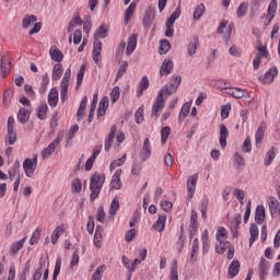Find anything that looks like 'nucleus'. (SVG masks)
Masks as SVG:
<instances>
[{"mask_svg":"<svg viewBox=\"0 0 280 280\" xmlns=\"http://www.w3.org/2000/svg\"><path fill=\"white\" fill-rule=\"evenodd\" d=\"M180 82H183V78L180 75H173L171 78L170 84H166L163 89L159 91L156 101L152 107V115H154L155 117H160L161 113H163V108H165V97L174 95V93L178 91Z\"/></svg>","mask_w":280,"mask_h":280,"instance_id":"1","label":"nucleus"},{"mask_svg":"<svg viewBox=\"0 0 280 280\" xmlns=\"http://www.w3.org/2000/svg\"><path fill=\"white\" fill-rule=\"evenodd\" d=\"M106 182V175L94 173L90 178V199L91 201L97 200V196H100V191H102V187H104V183Z\"/></svg>","mask_w":280,"mask_h":280,"instance_id":"2","label":"nucleus"},{"mask_svg":"<svg viewBox=\"0 0 280 280\" xmlns=\"http://www.w3.org/2000/svg\"><path fill=\"white\" fill-rule=\"evenodd\" d=\"M37 165H38V155L37 154L33 155V159L27 158L24 160L22 167L25 172V175L28 178H32V176H34V172H36Z\"/></svg>","mask_w":280,"mask_h":280,"instance_id":"3","label":"nucleus"},{"mask_svg":"<svg viewBox=\"0 0 280 280\" xmlns=\"http://www.w3.org/2000/svg\"><path fill=\"white\" fill-rule=\"evenodd\" d=\"M71 81V70L68 68L60 82V97L61 102H67V95L69 93V82Z\"/></svg>","mask_w":280,"mask_h":280,"instance_id":"4","label":"nucleus"},{"mask_svg":"<svg viewBox=\"0 0 280 280\" xmlns=\"http://www.w3.org/2000/svg\"><path fill=\"white\" fill-rule=\"evenodd\" d=\"M60 141H62V135H59L54 142L42 151L43 159H49V156L56 152V148L60 145Z\"/></svg>","mask_w":280,"mask_h":280,"instance_id":"5","label":"nucleus"},{"mask_svg":"<svg viewBox=\"0 0 280 280\" xmlns=\"http://www.w3.org/2000/svg\"><path fill=\"white\" fill-rule=\"evenodd\" d=\"M7 132L9 145L16 143V132H14V117H9L7 122Z\"/></svg>","mask_w":280,"mask_h":280,"instance_id":"6","label":"nucleus"},{"mask_svg":"<svg viewBox=\"0 0 280 280\" xmlns=\"http://www.w3.org/2000/svg\"><path fill=\"white\" fill-rule=\"evenodd\" d=\"M92 58L98 67L102 65V42L94 39Z\"/></svg>","mask_w":280,"mask_h":280,"instance_id":"7","label":"nucleus"},{"mask_svg":"<svg viewBox=\"0 0 280 280\" xmlns=\"http://www.w3.org/2000/svg\"><path fill=\"white\" fill-rule=\"evenodd\" d=\"M277 75H279V70L277 67H272L265 73L264 77H259V80L262 82V84H271Z\"/></svg>","mask_w":280,"mask_h":280,"instance_id":"8","label":"nucleus"},{"mask_svg":"<svg viewBox=\"0 0 280 280\" xmlns=\"http://www.w3.org/2000/svg\"><path fill=\"white\" fill-rule=\"evenodd\" d=\"M196 231H198V212H196V210H191L189 224L190 238L194 237V235H196Z\"/></svg>","mask_w":280,"mask_h":280,"instance_id":"9","label":"nucleus"},{"mask_svg":"<svg viewBox=\"0 0 280 280\" xmlns=\"http://www.w3.org/2000/svg\"><path fill=\"white\" fill-rule=\"evenodd\" d=\"M198 184V174L190 176L187 180L188 198H194L196 194V185Z\"/></svg>","mask_w":280,"mask_h":280,"instance_id":"10","label":"nucleus"},{"mask_svg":"<svg viewBox=\"0 0 280 280\" xmlns=\"http://www.w3.org/2000/svg\"><path fill=\"white\" fill-rule=\"evenodd\" d=\"M174 71V61L164 59L160 68V75H170Z\"/></svg>","mask_w":280,"mask_h":280,"instance_id":"11","label":"nucleus"},{"mask_svg":"<svg viewBox=\"0 0 280 280\" xmlns=\"http://www.w3.org/2000/svg\"><path fill=\"white\" fill-rule=\"evenodd\" d=\"M0 69L2 78H8V73L12 71V62L8 60V57H5V55H3L1 58Z\"/></svg>","mask_w":280,"mask_h":280,"instance_id":"12","label":"nucleus"},{"mask_svg":"<svg viewBox=\"0 0 280 280\" xmlns=\"http://www.w3.org/2000/svg\"><path fill=\"white\" fill-rule=\"evenodd\" d=\"M268 206H269V211H270L272 218H276V215H279V213H280L279 200H277L273 197H270Z\"/></svg>","mask_w":280,"mask_h":280,"instance_id":"13","label":"nucleus"},{"mask_svg":"<svg viewBox=\"0 0 280 280\" xmlns=\"http://www.w3.org/2000/svg\"><path fill=\"white\" fill-rule=\"evenodd\" d=\"M115 135H117V126L113 125L110 127V131L105 140V152H108L110 148H113V140L115 139Z\"/></svg>","mask_w":280,"mask_h":280,"instance_id":"14","label":"nucleus"},{"mask_svg":"<svg viewBox=\"0 0 280 280\" xmlns=\"http://www.w3.org/2000/svg\"><path fill=\"white\" fill-rule=\"evenodd\" d=\"M30 115H32V110L30 108H20L18 112V121H20V124H27L30 121Z\"/></svg>","mask_w":280,"mask_h":280,"instance_id":"15","label":"nucleus"},{"mask_svg":"<svg viewBox=\"0 0 280 280\" xmlns=\"http://www.w3.org/2000/svg\"><path fill=\"white\" fill-rule=\"evenodd\" d=\"M226 139H229V129L224 126V124H222L220 125V138H219V142L222 150L226 148Z\"/></svg>","mask_w":280,"mask_h":280,"instance_id":"16","label":"nucleus"},{"mask_svg":"<svg viewBox=\"0 0 280 280\" xmlns=\"http://www.w3.org/2000/svg\"><path fill=\"white\" fill-rule=\"evenodd\" d=\"M269 266H270V262L266 258L260 259V262L258 265L260 279L266 280V277H268Z\"/></svg>","mask_w":280,"mask_h":280,"instance_id":"17","label":"nucleus"},{"mask_svg":"<svg viewBox=\"0 0 280 280\" xmlns=\"http://www.w3.org/2000/svg\"><path fill=\"white\" fill-rule=\"evenodd\" d=\"M138 34H132L129 37L128 44H127V49H126V54L127 56H131V54L135 51V49H137V38H138Z\"/></svg>","mask_w":280,"mask_h":280,"instance_id":"18","label":"nucleus"},{"mask_svg":"<svg viewBox=\"0 0 280 280\" xmlns=\"http://www.w3.org/2000/svg\"><path fill=\"white\" fill-rule=\"evenodd\" d=\"M112 189H121V168L117 170L112 177Z\"/></svg>","mask_w":280,"mask_h":280,"instance_id":"19","label":"nucleus"},{"mask_svg":"<svg viewBox=\"0 0 280 280\" xmlns=\"http://www.w3.org/2000/svg\"><path fill=\"white\" fill-rule=\"evenodd\" d=\"M106 110H108V96L102 97L97 108V117H104Z\"/></svg>","mask_w":280,"mask_h":280,"instance_id":"20","label":"nucleus"},{"mask_svg":"<svg viewBox=\"0 0 280 280\" xmlns=\"http://www.w3.org/2000/svg\"><path fill=\"white\" fill-rule=\"evenodd\" d=\"M275 14H277V0H271L268 7L267 13V24L270 25L272 19H275Z\"/></svg>","mask_w":280,"mask_h":280,"instance_id":"21","label":"nucleus"},{"mask_svg":"<svg viewBox=\"0 0 280 280\" xmlns=\"http://www.w3.org/2000/svg\"><path fill=\"white\" fill-rule=\"evenodd\" d=\"M238 273H240V260H234L231 262L228 269L229 279H233V277H237Z\"/></svg>","mask_w":280,"mask_h":280,"instance_id":"22","label":"nucleus"},{"mask_svg":"<svg viewBox=\"0 0 280 280\" xmlns=\"http://www.w3.org/2000/svg\"><path fill=\"white\" fill-rule=\"evenodd\" d=\"M198 45H200V39H198V37H194L187 46L188 56L191 57L196 51H198Z\"/></svg>","mask_w":280,"mask_h":280,"instance_id":"23","label":"nucleus"},{"mask_svg":"<svg viewBox=\"0 0 280 280\" xmlns=\"http://www.w3.org/2000/svg\"><path fill=\"white\" fill-rule=\"evenodd\" d=\"M48 104L52 108L58 106V90H56V88H52L48 94Z\"/></svg>","mask_w":280,"mask_h":280,"instance_id":"24","label":"nucleus"},{"mask_svg":"<svg viewBox=\"0 0 280 280\" xmlns=\"http://www.w3.org/2000/svg\"><path fill=\"white\" fill-rule=\"evenodd\" d=\"M255 220L258 222V224H262L264 220H266V208H264V206H257Z\"/></svg>","mask_w":280,"mask_h":280,"instance_id":"25","label":"nucleus"},{"mask_svg":"<svg viewBox=\"0 0 280 280\" xmlns=\"http://www.w3.org/2000/svg\"><path fill=\"white\" fill-rule=\"evenodd\" d=\"M249 246H253V244H255V242L259 237V228H257L255 223H253L249 228Z\"/></svg>","mask_w":280,"mask_h":280,"instance_id":"26","label":"nucleus"},{"mask_svg":"<svg viewBox=\"0 0 280 280\" xmlns=\"http://www.w3.org/2000/svg\"><path fill=\"white\" fill-rule=\"evenodd\" d=\"M51 60L55 62H62V59L65 58V55H62V51L56 47H51L49 50Z\"/></svg>","mask_w":280,"mask_h":280,"instance_id":"27","label":"nucleus"},{"mask_svg":"<svg viewBox=\"0 0 280 280\" xmlns=\"http://www.w3.org/2000/svg\"><path fill=\"white\" fill-rule=\"evenodd\" d=\"M242 224V214L236 213L231 221L232 231L234 232V237H237V229Z\"/></svg>","mask_w":280,"mask_h":280,"instance_id":"28","label":"nucleus"},{"mask_svg":"<svg viewBox=\"0 0 280 280\" xmlns=\"http://www.w3.org/2000/svg\"><path fill=\"white\" fill-rule=\"evenodd\" d=\"M264 132H266V122L262 121L259 124V127L256 131V136H255L256 145H259V143L264 141Z\"/></svg>","mask_w":280,"mask_h":280,"instance_id":"29","label":"nucleus"},{"mask_svg":"<svg viewBox=\"0 0 280 280\" xmlns=\"http://www.w3.org/2000/svg\"><path fill=\"white\" fill-rule=\"evenodd\" d=\"M166 220H167V217L165 214L160 215L158 221L153 224V229H155V231H159V233L163 232L165 230Z\"/></svg>","mask_w":280,"mask_h":280,"instance_id":"30","label":"nucleus"},{"mask_svg":"<svg viewBox=\"0 0 280 280\" xmlns=\"http://www.w3.org/2000/svg\"><path fill=\"white\" fill-rule=\"evenodd\" d=\"M62 233H65V225H58L51 234V244H58V240Z\"/></svg>","mask_w":280,"mask_h":280,"instance_id":"31","label":"nucleus"},{"mask_svg":"<svg viewBox=\"0 0 280 280\" xmlns=\"http://www.w3.org/2000/svg\"><path fill=\"white\" fill-rule=\"evenodd\" d=\"M106 36H108V28L106 27V25L102 24L94 33V40H100V38H106Z\"/></svg>","mask_w":280,"mask_h":280,"instance_id":"32","label":"nucleus"},{"mask_svg":"<svg viewBox=\"0 0 280 280\" xmlns=\"http://www.w3.org/2000/svg\"><path fill=\"white\" fill-rule=\"evenodd\" d=\"M142 152L144 159H150V156H152V144H150V138L144 139Z\"/></svg>","mask_w":280,"mask_h":280,"instance_id":"33","label":"nucleus"},{"mask_svg":"<svg viewBox=\"0 0 280 280\" xmlns=\"http://www.w3.org/2000/svg\"><path fill=\"white\" fill-rule=\"evenodd\" d=\"M149 88H150V80L148 79V77H142L140 81V85L138 88V97H141V95H143V91H147V89Z\"/></svg>","mask_w":280,"mask_h":280,"instance_id":"34","label":"nucleus"},{"mask_svg":"<svg viewBox=\"0 0 280 280\" xmlns=\"http://www.w3.org/2000/svg\"><path fill=\"white\" fill-rule=\"evenodd\" d=\"M154 21V10L153 9H149L145 13V16L143 18V25L144 27H150V25H152V22Z\"/></svg>","mask_w":280,"mask_h":280,"instance_id":"35","label":"nucleus"},{"mask_svg":"<svg viewBox=\"0 0 280 280\" xmlns=\"http://www.w3.org/2000/svg\"><path fill=\"white\" fill-rule=\"evenodd\" d=\"M62 63H56L52 69V80L58 81L62 78Z\"/></svg>","mask_w":280,"mask_h":280,"instance_id":"36","label":"nucleus"},{"mask_svg":"<svg viewBox=\"0 0 280 280\" xmlns=\"http://www.w3.org/2000/svg\"><path fill=\"white\" fill-rule=\"evenodd\" d=\"M232 97H235L236 100H242V97L248 98L250 97V95L248 94V91L235 88L232 92Z\"/></svg>","mask_w":280,"mask_h":280,"instance_id":"37","label":"nucleus"},{"mask_svg":"<svg viewBox=\"0 0 280 280\" xmlns=\"http://www.w3.org/2000/svg\"><path fill=\"white\" fill-rule=\"evenodd\" d=\"M25 240H27V237H24L18 242H15L11 248H10V253L11 255H16V253H19L21 250V248H23V244H25Z\"/></svg>","mask_w":280,"mask_h":280,"instance_id":"38","label":"nucleus"},{"mask_svg":"<svg viewBox=\"0 0 280 280\" xmlns=\"http://www.w3.org/2000/svg\"><path fill=\"white\" fill-rule=\"evenodd\" d=\"M228 248H231V243L226 241H221L219 242V245L215 246V250L219 255H224Z\"/></svg>","mask_w":280,"mask_h":280,"instance_id":"39","label":"nucleus"},{"mask_svg":"<svg viewBox=\"0 0 280 280\" xmlns=\"http://www.w3.org/2000/svg\"><path fill=\"white\" fill-rule=\"evenodd\" d=\"M135 10H137V3L131 2L125 12V21L128 23L130 19H132V14H135Z\"/></svg>","mask_w":280,"mask_h":280,"instance_id":"40","label":"nucleus"},{"mask_svg":"<svg viewBox=\"0 0 280 280\" xmlns=\"http://www.w3.org/2000/svg\"><path fill=\"white\" fill-rule=\"evenodd\" d=\"M275 156H277V152H275V147H271L270 150L267 152L266 159H265V165L268 167V165H272V161H275Z\"/></svg>","mask_w":280,"mask_h":280,"instance_id":"41","label":"nucleus"},{"mask_svg":"<svg viewBox=\"0 0 280 280\" xmlns=\"http://www.w3.org/2000/svg\"><path fill=\"white\" fill-rule=\"evenodd\" d=\"M94 246L102 248V228L97 226L94 234Z\"/></svg>","mask_w":280,"mask_h":280,"instance_id":"42","label":"nucleus"},{"mask_svg":"<svg viewBox=\"0 0 280 280\" xmlns=\"http://www.w3.org/2000/svg\"><path fill=\"white\" fill-rule=\"evenodd\" d=\"M37 20L36 15H25L22 21L24 30H27V27H30L32 23H36Z\"/></svg>","mask_w":280,"mask_h":280,"instance_id":"43","label":"nucleus"},{"mask_svg":"<svg viewBox=\"0 0 280 280\" xmlns=\"http://www.w3.org/2000/svg\"><path fill=\"white\" fill-rule=\"evenodd\" d=\"M168 49H172V45L170 44V40L167 39H162L160 42V49H159V54L161 56L165 55V52L168 50Z\"/></svg>","mask_w":280,"mask_h":280,"instance_id":"44","label":"nucleus"},{"mask_svg":"<svg viewBox=\"0 0 280 280\" xmlns=\"http://www.w3.org/2000/svg\"><path fill=\"white\" fill-rule=\"evenodd\" d=\"M47 86H49V74L45 73L42 75V84L39 88V93L43 94L47 91Z\"/></svg>","mask_w":280,"mask_h":280,"instance_id":"45","label":"nucleus"},{"mask_svg":"<svg viewBox=\"0 0 280 280\" xmlns=\"http://www.w3.org/2000/svg\"><path fill=\"white\" fill-rule=\"evenodd\" d=\"M189 110H191V104L185 103L179 113V121H183L189 115Z\"/></svg>","mask_w":280,"mask_h":280,"instance_id":"46","label":"nucleus"},{"mask_svg":"<svg viewBox=\"0 0 280 280\" xmlns=\"http://www.w3.org/2000/svg\"><path fill=\"white\" fill-rule=\"evenodd\" d=\"M246 12H248V3L242 2L236 10V14L238 19L246 16Z\"/></svg>","mask_w":280,"mask_h":280,"instance_id":"47","label":"nucleus"},{"mask_svg":"<svg viewBox=\"0 0 280 280\" xmlns=\"http://www.w3.org/2000/svg\"><path fill=\"white\" fill-rule=\"evenodd\" d=\"M44 268H45V260H39L38 269L33 275V280H40L43 278Z\"/></svg>","mask_w":280,"mask_h":280,"instance_id":"48","label":"nucleus"},{"mask_svg":"<svg viewBox=\"0 0 280 280\" xmlns=\"http://www.w3.org/2000/svg\"><path fill=\"white\" fill-rule=\"evenodd\" d=\"M86 71V66L85 65H82L80 70H79V73L77 75V88L81 86L82 85V82L84 80V73Z\"/></svg>","mask_w":280,"mask_h":280,"instance_id":"49","label":"nucleus"},{"mask_svg":"<svg viewBox=\"0 0 280 280\" xmlns=\"http://www.w3.org/2000/svg\"><path fill=\"white\" fill-rule=\"evenodd\" d=\"M37 117H38V119H40L42 121H43L44 119H47V105H46V103L42 104V105L38 107Z\"/></svg>","mask_w":280,"mask_h":280,"instance_id":"50","label":"nucleus"},{"mask_svg":"<svg viewBox=\"0 0 280 280\" xmlns=\"http://www.w3.org/2000/svg\"><path fill=\"white\" fill-rule=\"evenodd\" d=\"M119 211V199L115 197L109 207V215H115Z\"/></svg>","mask_w":280,"mask_h":280,"instance_id":"51","label":"nucleus"},{"mask_svg":"<svg viewBox=\"0 0 280 280\" xmlns=\"http://www.w3.org/2000/svg\"><path fill=\"white\" fill-rule=\"evenodd\" d=\"M105 270H106V265L98 266L92 276V280H102V272H104Z\"/></svg>","mask_w":280,"mask_h":280,"instance_id":"52","label":"nucleus"},{"mask_svg":"<svg viewBox=\"0 0 280 280\" xmlns=\"http://www.w3.org/2000/svg\"><path fill=\"white\" fill-rule=\"evenodd\" d=\"M170 132H172V128L170 127H164L161 130V141L162 143H166L167 139H170Z\"/></svg>","mask_w":280,"mask_h":280,"instance_id":"53","label":"nucleus"},{"mask_svg":"<svg viewBox=\"0 0 280 280\" xmlns=\"http://www.w3.org/2000/svg\"><path fill=\"white\" fill-rule=\"evenodd\" d=\"M180 16V7H177L175 9V11L171 14V16L168 18V20L166 21V23H171L174 25V23H176V19H178Z\"/></svg>","mask_w":280,"mask_h":280,"instance_id":"54","label":"nucleus"},{"mask_svg":"<svg viewBox=\"0 0 280 280\" xmlns=\"http://www.w3.org/2000/svg\"><path fill=\"white\" fill-rule=\"evenodd\" d=\"M226 240V230L223 226L218 228L217 242H224Z\"/></svg>","mask_w":280,"mask_h":280,"instance_id":"55","label":"nucleus"},{"mask_svg":"<svg viewBox=\"0 0 280 280\" xmlns=\"http://www.w3.org/2000/svg\"><path fill=\"white\" fill-rule=\"evenodd\" d=\"M202 14H205V4L203 3L196 7L195 12H194L195 21L200 19V16H202Z\"/></svg>","mask_w":280,"mask_h":280,"instance_id":"56","label":"nucleus"},{"mask_svg":"<svg viewBox=\"0 0 280 280\" xmlns=\"http://www.w3.org/2000/svg\"><path fill=\"white\" fill-rule=\"evenodd\" d=\"M124 163H126V154H124L121 158L113 161L109 167H110V170H115V167H121V165H124Z\"/></svg>","mask_w":280,"mask_h":280,"instance_id":"57","label":"nucleus"},{"mask_svg":"<svg viewBox=\"0 0 280 280\" xmlns=\"http://www.w3.org/2000/svg\"><path fill=\"white\" fill-rule=\"evenodd\" d=\"M71 185H72V191H74V194H80V191H82V182H80V179L78 178L73 179Z\"/></svg>","mask_w":280,"mask_h":280,"instance_id":"58","label":"nucleus"},{"mask_svg":"<svg viewBox=\"0 0 280 280\" xmlns=\"http://www.w3.org/2000/svg\"><path fill=\"white\" fill-rule=\"evenodd\" d=\"M128 71V61H122L121 65L119 66L118 72H117V79L124 78V73Z\"/></svg>","mask_w":280,"mask_h":280,"instance_id":"59","label":"nucleus"},{"mask_svg":"<svg viewBox=\"0 0 280 280\" xmlns=\"http://www.w3.org/2000/svg\"><path fill=\"white\" fill-rule=\"evenodd\" d=\"M268 56H270V54L268 52V49L266 46L258 47V52L256 57H259L261 59V58H268Z\"/></svg>","mask_w":280,"mask_h":280,"instance_id":"60","label":"nucleus"},{"mask_svg":"<svg viewBox=\"0 0 280 280\" xmlns=\"http://www.w3.org/2000/svg\"><path fill=\"white\" fill-rule=\"evenodd\" d=\"M230 113H231V104H226L221 107L222 119H228Z\"/></svg>","mask_w":280,"mask_h":280,"instance_id":"61","label":"nucleus"},{"mask_svg":"<svg viewBox=\"0 0 280 280\" xmlns=\"http://www.w3.org/2000/svg\"><path fill=\"white\" fill-rule=\"evenodd\" d=\"M38 240H40V229H37L34 233L33 236L30 240L31 246H34V244H38Z\"/></svg>","mask_w":280,"mask_h":280,"instance_id":"62","label":"nucleus"},{"mask_svg":"<svg viewBox=\"0 0 280 280\" xmlns=\"http://www.w3.org/2000/svg\"><path fill=\"white\" fill-rule=\"evenodd\" d=\"M119 86H115L112 92H110V100L113 102V104H115V102H117V100H119Z\"/></svg>","mask_w":280,"mask_h":280,"instance_id":"63","label":"nucleus"},{"mask_svg":"<svg viewBox=\"0 0 280 280\" xmlns=\"http://www.w3.org/2000/svg\"><path fill=\"white\" fill-rule=\"evenodd\" d=\"M135 237H137V229H131L126 233V242L130 243L132 242V240H135Z\"/></svg>","mask_w":280,"mask_h":280,"instance_id":"64","label":"nucleus"}]
</instances>
